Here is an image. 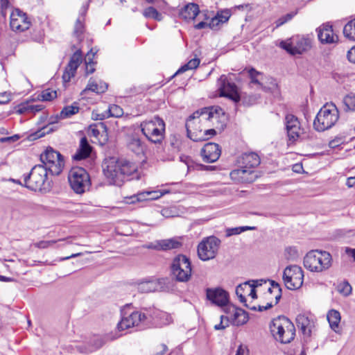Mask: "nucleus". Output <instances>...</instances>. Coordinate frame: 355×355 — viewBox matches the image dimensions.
Wrapping results in <instances>:
<instances>
[{"label":"nucleus","mask_w":355,"mask_h":355,"mask_svg":"<svg viewBox=\"0 0 355 355\" xmlns=\"http://www.w3.org/2000/svg\"><path fill=\"white\" fill-rule=\"evenodd\" d=\"M339 119V112L333 104H325L318 112L314 121L313 128L318 132H323L332 128Z\"/></svg>","instance_id":"obj_5"},{"label":"nucleus","mask_w":355,"mask_h":355,"mask_svg":"<svg viewBox=\"0 0 355 355\" xmlns=\"http://www.w3.org/2000/svg\"><path fill=\"white\" fill-rule=\"evenodd\" d=\"M224 311L231 315L230 320H232L233 324L240 326L246 323L248 320V313L243 309L236 307L231 304L227 306L224 309Z\"/></svg>","instance_id":"obj_22"},{"label":"nucleus","mask_w":355,"mask_h":355,"mask_svg":"<svg viewBox=\"0 0 355 355\" xmlns=\"http://www.w3.org/2000/svg\"><path fill=\"white\" fill-rule=\"evenodd\" d=\"M40 160L44 168L53 175H60L64 165L62 155L51 147L47 148L40 155Z\"/></svg>","instance_id":"obj_9"},{"label":"nucleus","mask_w":355,"mask_h":355,"mask_svg":"<svg viewBox=\"0 0 355 355\" xmlns=\"http://www.w3.org/2000/svg\"><path fill=\"white\" fill-rule=\"evenodd\" d=\"M143 15L146 18L153 19L159 21H162L163 18L162 15L153 6H149L144 9L143 11Z\"/></svg>","instance_id":"obj_38"},{"label":"nucleus","mask_w":355,"mask_h":355,"mask_svg":"<svg viewBox=\"0 0 355 355\" xmlns=\"http://www.w3.org/2000/svg\"><path fill=\"white\" fill-rule=\"evenodd\" d=\"M236 355H248V349L246 346L239 345L238 347Z\"/></svg>","instance_id":"obj_61"},{"label":"nucleus","mask_w":355,"mask_h":355,"mask_svg":"<svg viewBox=\"0 0 355 355\" xmlns=\"http://www.w3.org/2000/svg\"><path fill=\"white\" fill-rule=\"evenodd\" d=\"M327 317L330 327L334 331L337 332L341 318L340 313L336 310L332 309L328 312Z\"/></svg>","instance_id":"obj_33"},{"label":"nucleus","mask_w":355,"mask_h":355,"mask_svg":"<svg viewBox=\"0 0 355 355\" xmlns=\"http://www.w3.org/2000/svg\"><path fill=\"white\" fill-rule=\"evenodd\" d=\"M352 286L347 282H344L338 286V291L345 296L349 295L352 293Z\"/></svg>","instance_id":"obj_49"},{"label":"nucleus","mask_w":355,"mask_h":355,"mask_svg":"<svg viewBox=\"0 0 355 355\" xmlns=\"http://www.w3.org/2000/svg\"><path fill=\"white\" fill-rule=\"evenodd\" d=\"M297 327L302 331L304 337L309 338L314 327V322L305 314H299L296 318Z\"/></svg>","instance_id":"obj_24"},{"label":"nucleus","mask_w":355,"mask_h":355,"mask_svg":"<svg viewBox=\"0 0 355 355\" xmlns=\"http://www.w3.org/2000/svg\"><path fill=\"white\" fill-rule=\"evenodd\" d=\"M343 34L349 40L355 41V18L345 24L343 28Z\"/></svg>","instance_id":"obj_36"},{"label":"nucleus","mask_w":355,"mask_h":355,"mask_svg":"<svg viewBox=\"0 0 355 355\" xmlns=\"http://www.w3.org/2000/svg\"><path fill=\"white\" fill-rule=\"evenodd\" d=\"M172 322V317L166 312L156 309H145L142 311H134L127 317L123 316L117 324V329L123 331L139 324L162 327Z\"/></svg>","instance_id":"obj_1"},{"label":"nucleus","mask_w":355,"mask_h":355,"mask_svg":"<svg viewBox=\"0 0 355 355\" xmlns=\"http://www.w3.org/2000/svg\"><path fill=\"white\" fill-rule=\"evenodd\" d=\"M200 154L204 162L213 163L219 159L221 154V150L218 144L215 143H207L202 148Z\"/></svg>","instance_id":"obj_21"},{"label":"nucleus","mask_w":355,"mask_h":355,"mask_svg":"<svg viewBox=\"0 0 355 355\" xmlns=\"http://www.w3.org/2000/svg\"><path fill=\"white\" fill-rule=\"evenodd\" d=\"M200 59L195 58L191 60H190L187 64L182 66L175 73V75L182 73L185 72L187 70L190 69H196L199 64H200Z\"/></svg>","instance_id":"obj_40"},{"label":"nucleus","mask_w":355,"mask_h":355,"mask_svg":"<svg viewBox=\"0 0 355 355\" xmlns=\"http://www.w3.org/2000/svg\"><path fill=\"white\" fill-rule=\"evenodd\" d=\"M216 135V131L215 129H209L202 132V138L200 139V141H203L209 139V138L213 137Z\"/></svg>","instance_id":"obj_57"},{"label":"nucleus","mask_w":355,"mask_h":355,"mask_svg":"<svg viewBox=\"0 0 355 355\" xmlns=\"http://www.w3.org/2000/svg\"><path fill=\"white\" fill-rule=\"evenodd\" d=\"M84 21V15L83 14L81 16H80L76 22L74 31H73V35L77 37L78 40H82V35L84 33L85 27L83 24Z\"/></svg>","instance_id":"obj_41"},{"label":"nucleus","mask_w":355,"mask_h":355,"mask_svg":"<svg viewBox=\"0 0 355 355\" xmlns=\"http://www.w3.org/2000/svg\"><path fill=\"white\" fill-rule=\"evenodd\" d=\"M250 282H245L243 284H240L237 286L236 288V294L239 297L240 302L243 303L244 306L252 311H257V307L255 306H250L246 303L245 294H248L249 288H250Z\"/></svg>","instance_id":"obj_30"},{"label":"nucleus","mask_w":355,"mask_h":355,"mask_svg":"<svg viewBox=\"0 0 355 355\" xmlns=\"http://www.w3.org/2000/svg\"><path fill=\"white\" fill-rule=\"evenodd\" d=\"M241 233V232L239 230V227L234 228H229L226 230V234L227 236L239 234Z\"/></svg>","instance_id":"obj_62"},{"label":"nucleus","mask_w":355,"mask_h":355,"mask_svg":"<svg viewBox=\"0 0 355 355\" xmlns=\"http://www.w3.org/2000/svg\"><path fill=\"white\" fill-rule=\"evenodd\" d=\"M347 58L350 62L355 63V46L348 51Z\"/></svg>","instance_id":"obj_63"},{"label":"nucleus","mask_w":355,"mask_h":355,"mask_svg":"<svg viewBox=\"0 0 355 355\" xmlns=\"http://www.w3.org/2000/svg\"><path fill=\"white\" fill-rule=\"evenodd\" d=\"M43 108L42 105H31L22 107L19 110V112L23 113L25 110H30L31 112L35 113L42 110Z\"/></svg>","instance_id":"obj_51"},{"label":"nucleus","mask_w":355,"mask_h":355,"mask_svg":"<svg viewBox=\"0 0 355 355\" xmlns=\"http://www.w3.org/2000/svg\"><path fill=\"white\" fill-rule=\"evenodd\" d=\"M220 241L216 236L204 239L198 245V255L202 261L214 259L218 252Z\"/></svg>","instance_id":"obj_13"},{"label":"nucleus","mask_w":355,"mask_h":355,"mask_svg":"<svg viewBox=\"0 0 355 355\" xmlns=\"http://www.w3.org/2000/svg\"><path fill=\"white\" fill-rule=\"evenodd\" d=\"M182 237H173L159 240L160 251H167L181 248L182 245Z\"/></svg>","instance_id":"obj_31"},{"label":"nucleus","mask_w":355,"mask_h":355,"mask_svg":"<svg viewBox=\"0 0 355 355\" xmlns=\"http://www.w3.org/2000/svg\"><path fill=\"white\" fill-rule=\"evenodd\" d=\"M143 135L152 143L160 144L164 139L165 123L158 116L146 120L140 124Z\"/></svg>","instance_id":"obj_7"},{"label":"nucleus","mask_w":355,"mask_h":355,"mask_svg":"<svg viewBox=\"0 0 355 355\" xmlns=\"http://www.w3.org/2000/svg\"><path fill=\"white\" fill-rule=\"evenodd\" d=\"M230 177L232 180L239 182L251 183L257 180L258 175L254 169L244 168L241 165L239 168L231 171Z\"/></svg>","instance_id":"obj_17"},{"label":"nucleus","mask_w":355,"mask_h":355,"mask_svg":"<svg viewBox=\"0 0 355 355\" xmlns=\"http://www.w3.org/2000/svg\"><path fill=\"white\" fill-rule=\"evenodd\" d=\"M285 255L288 259L294 260L298 257V251L295 247L289 246L285 249Z\"/></svg>","instance_id":"obj_48"},{"label":"nucleus","mask_w":355,"mask_h":355,"mask_svg":"<svg viewBox=\"0 0 355 355\" xmlns=\"http://www.w3.org/2000/svg\"><path fill=\"white\" fill-rule=\"evenodd\" d=\"M270 330L275 339L283 344L291 343L295 336L293 323L284 315H279L272 320Z\"/></svg>","instance_id":"obj_4"},{"label":"nucleus","mask_w":355,"mask_h":355,"mask_svg":"<svg viewBox=\"0 0 355 355\" xmlns=\"http://www.w3.org/2000/svg\"><path fill=\"white\" fill-rule=\"evenodd\" d=\"M107 84L105 83H101L99 85L90 79L85 88V90H90L97 94L104 93L107 89Z\"/></svg>","instance_id":"obj_35"},{"label":"nucleus","mask_w":355,"mask_h":355,"mask_svg":"<svg viewBox=\"0 0 355 355\" xmlns=\"http://www.w3.org/2000/svg\"><path fill=\"white\" fill-rule=\"evenodd\" d=\"M220 96L227 97L234 102L240 101V95L236 85L230 82L225 75H222L218 80Z\"/></svg>","instance_id":"obj_14"},{"label":"nucleus","mask_w":355,"mask_h":355,"mask_svg":"<svg viewBox=\"0 0 355 355\" xmlns=\"http://www.w3.org/2000/svg\"><path fill=\"white\" fill-rule=\"evenodd\" d=\"M168 349L165 344H162L159 346L158 350L153 355H164Z\"/></svg>","instance_id":"obj_64"},{"label":"nucleus","mask_w":355,"mask_h":355,"mask_svg":"<svg viewBox=\"0 0 355 355\" xmlns=\"http://www.w3.org/2000/svg\"><path fill=\"white\" fill-rule=\"evenodd\" d=\"M179 15L180 18L185 21L193 20L200 15L198 5L194 3H189L181 9Z\"/></svg>","instance_id":"obj_28"},{"label":"nucleus","mask_w":355,"mask_h":355,"mask_svg":"<svg viewBox=\"0 0 355 355\" xmlns=\"http://www.w3.org/2000/svg\"><path fill=\"white\" fill-rule=\"evenodd\" d=\"M98 125H99L100 127H101L103 129L106 128V125L103 123L100 122L98 123ZM96 126H97V124H93V125H89V130L91 131V132L94 137H98L100 133L99 130L96 128Z\"/></svg>","instance_id":"obj_58"},{"label":"nucleus","mask_w":355,"mask_h":355,"mask_svg":"<svg viewBox=\"0 0 355 355\" xmlns=\"http://www.w3.org/2000/svg\"><path fill=\"white\" fill-rule=\"evenodd\" d=\"M1 12L3 16L6 15V10L10 6L8 0H0Z\"/></svg>","instance_id":"obj_60"},{"label":"nucleus","mask_w":355,"mask_h":355,"mask_svg":"<svg viewBox=\"0 0 355 355\" xmlns=\"http://www.w3.org/2000/svg\"><path fill=\"white\" fill-rule=\"evenodd\" d=\"M146 249L155 250L160 251L159 240L155 241L153 243H149L143 245Z\"/></svg>","instance_id":"obj_59"},{"label":"nucleus","mask_w":355,"mask_h":355,"mask_svg":"<svg viewBox=\"0 0 355 355\" xmlns=\"http://www.w3.org/2000/svg\"><path fill=\"white\" fill-rule=\"evenodd\" d=\"M193 113H198V119H202V122L210 121L214 117V114L212 112V108L204 107L200 110H197Z\"/></svg>","instance_id":"obj_39"},{"label":"nucleus","mask_w":355,"mask_h":355,"mask_svg":"<svg viewBox=\"0 0 355 355\" xmlns=\"http://www.w3.org/2000/svg\"><path fill=\"white\" fill-rule=\"evenodd\" d=\"M222 25L221 22L216 17H212L209 21H202L194 25V28L197 30H200L205 28H210L212 30H218Z\"/></svg>","instance_id":"obj_32"},{"label":"nucleus","mask_w":355,"mask_h":355,"mask_svg":"<svg viewBox=\"0 0 355 355\" xmlns=\"http://www.w3.org/2000/svg\"><path fill=\"white\" fill-rule=\"evenodd\" d=\"M24 187L35 192L47 193L53 188V181L48 178L46 168L42 164H37L28 174L24 175Z\"/></svg>","instance_id":"obj_3"},{"label":"nucleus","mask_w":355,"mask_h":355,"mask_svg":"<svg viewBox=\"0 0 355 355\" xmlns=\"http://www.w3.org/2000/svg\"><path fill=\"white\" fill-rule=\"evenodd\" d=\"M230 318L228 316H220V322L214 326L216 330L224 329L229 326Z\"/></svg>","instance_id":"obj_53"},{"label":"nucleus","mask_w":355,"mask_h":355,"mask_svg":"<svg viewBox=\"0 0 355 355\" xmlns=\"http://www.w3.org/2000/svg\"><path fill=\"white\" fill-rule=\"evenodd\" d=\"M128 148L136 155H144L147 150L146 144L137 135H132L128 141Z\"/></svg>","instance_id":"obj_29"},{"label":"nucleus","mask_w":355,"mask_h":355,"mask_svg":"<svg viewBox=\"0 0 355 355\" xmlns=\"http://www.w3.org/2000/svg\"><path fill=\"white\" fill-rule=\"evenodd\" d=\"M71 189L77 194H82L89 190L91 182L89 173L82 167H73L68 175Z\"/></svg>","instance_id":"obj_8"},{"label":"nucleus","mask_w":355,"mask_h":355,"mask_svg":"<svg viewBox=\"0 0 355 355\" xmlns=\"http://www.w3.org/2000/svg\"><path fill=\"white\" fill-rule=\"evenodd\" d=\"M79 107L77 103L71 105L65 106L60 112V116L63 119L69 118L79 112Z\"/></svg>","instance_id":"obj_37"},{"label":"nucleus","mask_w":355,"mask_h":355,"mask_svg":"<svg viewBox=\"0 0 355 355\" xmlns=\"http://www.w3.org/2000/svg\"><path fill=\"white\" fill-rule=\"evenodd\" d=\"M163 279H149L137 283V288L140 293L155 292L159 290Z\"/></svg>","instance_id":"obj_25"},{"label":"nucleus","mask_w":355,"mask_h":355,"mask_svg":"<svg viewBox=\"0 0 355 355\" xmlns=\"http://www.w3.org/2000/svg\"><path fill=\"white\" fill-rule=\"evenodd\" d=\"M65 239H59L58 241L56 240H51V241H41L36 243H35V246L38 248L44 249L47 248L49 247L52 246L53 244L57 243L58 241H63Z\"/></svg>","instance_id":"obj_50"},{"label":"nucleus","mask_w":355,"mask_h":355,"mask_svg":"<svg viewBox=\"0 0 355 355\" xmlns=\"http://www.w3.org/2000/svg\"><path fill=\"white\" fill-rule=\"evenodd\" d=\"M92 147L89 144L87 137L80 139V145L76 153L73 155L74 160L80 161L87 158L92 152Z\"/></svg>","instance_id":"obj_27"},{"label":"nucleus","mask_w":355,"mask_h":355,"mask_svg":"<svg viewBox=\"0 0 355 355\" xmlns=\"http://www.w3.org/2000/svg\"><path fill=\"white\" fill-rule=\"evenodd\" d=\"M55 130V125L53 123H50L49 125L44 126L42 128L35 132L31 137L33 139L40 138L44 137L46 134H49Z\"/></svg>","instance_id":"obj_42"},{"label":"nucleus","mask_w":355,"mask_h":355,"mask_svg":"<svg viewBox=\"0 0 355 355\" xmlns=\"http://www.w3.org/2000/svg\"><path fill=\"white\" fill-rule=\"evenodd\" d=\"M83 60V55L80 50H77L71 57L62 75V80L68 83L75 76L76 70Z\"/></svg>","instance_id":"obj_20"},{"label":"nucleus","mask_w":355,"mask_h":355,"mask_svg":"<svg viewBox=\"0 0 355 355\" xmlns=\"http://www.w3.org/2000/svg\"><path fill=\"white\" fill-rule=\"evenodd\" d=\"M261 285V284H258V281H252V284H250V288L248 295L251 296L252 299H257V295L255 288Z\"/></svg>","instance_id":"obj_56"},{"label":"nucleus","mask_w":355,"mask_h":355,"mask_svg":"<svg viewBox=\"0 0 355 355\" xmlns=\"http://www.w3.org/2000/svg\"><path fill=\"white\" fill-rule=\"evenodd\" d=\"M295 14H296V12L288 13V14L285 15L284 16H282V17L278 19L275 21L276 28H278V27L282 26L283 24H284L285 23H286L287 21H290L295 16Z\"/></svg>","instance_id":"obj_52"},{"label":"nucleus","mask_w":355,"mask_h":355,"mask_svg":"<svg viewBox=\"0 0 355 355\" xmlns=\"http://www.w3.org/2000/svg\"><path fill=\"white\" fill-rule=\"evenodd\" d=\"M198 113H193L187 119L185 124L187 137L196 142L200 141L202 132L200 125L202 119H198Z\"/></svg>","instance_id":"obj_15"},{"label":"nucleus","mask_w":355,"mask_h":355,"mask_svg":"<svg viewBox=\"0 0 355 355\" xmlns=\"http://www.w3.org/2000/svg\"><path fill=\"white\" fill-rule=\"evenodd\" d=\"M106 343V339L101 336H95L94 337L91 341L90 343L92 345L91 349H89L90 352L95 351L101 347H103L105 343Z\"/></svg>","instance_id":"obj_44"},{"label":"nucleus","mask_w":355,"mask_h":355,"mask_svg":"<svg viewBox=\"0 0 355 355\" xmlns=\"http://www.w3.org/2000/svg\"><path fill=\"white\" fill-rule=\"evenodd\" d=\"M103 171L110 183L120 185L126 178L137 171L136 165L130 161L115 157L105 159L103 162Z\"/></svg>","instance_id":"obj_2"},{"label":"nucleus","mask_w":355,"mask_h":355,"mask_svg":"<svg viewBox=\"0 0 355 355\" xmlns=\"http://www.w3.org/2000/svg\"><path fill=\"white\" fill-rule=\"evenodd\" d=\"M158 193H159L158 191L142 192V193H138L136 196H132L131 198L134 199L132 200V202H134L135 200L142 201V200L157 199L163 195V193H160L159 195H158Z\"/></svg>","instance_id":"obj_34"},{"label":"nucleus","mask_w":355,"mask_h":355,"mask_svg":"<svg viewBox=\"0 0 355 355\" xmlns=\"http://www.w3.org/2000/svg\"><path fill=\"white\" fill-rule=\"evenodd\" d=\"M343 103L346 107V110H355V96L347 95L343 99Z\"/></svg>","instance_id":"obj_46"},{"label":"nucleus","mask_w":355,"mask_h":355,"mask_svg":"<svg viewBox=\"0 0 355 355\" xmlns=\"http://www.w3.org/2000/svg\"><path fill=\"white\" fill-rule=\"evenodd\" d=\"M57 97V92L51 89H46L39 95V98L42 101H51Z\"/></svg>","instance_id":"obj_43"},{"label":"nucleus","mask_w":355,"mask_h":355,"mask_svg":"<svg viewBox=\"0 0 355 355\" xmlns=\"http://www.w3.org/2000/svg\"><path fill=\"white\" fill-rule=\"evenodd\" d=\"M283 280L289 290H297L302 287L304 282V272L301 267L291 265L286 267L283 272Z\"/></svg>","instance_id":"obj_12"},{"label":"nucleus","mask_w":355,"mask_h":355,"mask_svg":"<svg viewBox=\"0 0 355 355\" xmlns=\"http://www.w3.org/2000/svg\"><path fill=\"white\" fill-rule=\"evenodd\" d=\"M206 295L208 300L212 304L218 306H224V309L230 305L229 303V294L228 293L221 288H207Z\"/></svg>","instance_id":"obj_16"},{"label":"nucleus","mask_w":355,"mask_h":355,"mask_svg":"<svg viewBox=\"0 0 355 355\" xmlns=\"http://www.w3.org/2000/svg\"><path fill=\"white\" fill-rule=\"evenodd\" d=\"M318 37L322 44H334L338 42V37L334 33L332 26L324 24L317 28Z\"/></svg>","instance_id":"obj_23"},{"label":"nucleus","mask_w":355,"mask_h":355,"mask_svg":"<svg viewBox=\"0 0 355 355\" xmlns=\"http://www.w3.org/2000/svg\"><path fill=\"white\" fill-rule=\"evenodd\" d=\"M231 16L230 12L227 10L218 12L216 17L218 18L221 24L227 22Z\"/></svg>","instance_id":"obj_55"},{"label":"nucleus","mask_w":355,"mask_h":355,"mask_svg":"<svg viewBox=\"0 0 355 355\" xmlns=\"http://www.w3.org/2000/svg\"><path fill=\"white\" fill-rule=\"evenodd\" d=\"M330 253L322 250H311L304 258V266L311 272H321L331 266Z\"/></svg>","instance_id":"obj_6"},{"label":"nucleus","mask_w":355,"mask_h":355,"mask_svg":"<svg viewBox=\"0 0 355 355\" xmlns=\"http://www.w3.org/2000/svg\"><path fill=\"white\" fill-rule=\"evenodd\" d=\"M109 118V114H107V110L99 113L98 110H93L92 112V119L95 121H102L105 119Z\"/></svg>","instance_id":"obj_54"},{"label":"nucleus","mask_w":355,"mask_h":355,"mask_svg":"<svg viewBox=\"0 0 355 355\" xmlns=\"http://www.w3.org/2000/svg\"><path fill=\"white\" fill-rule=\"evenodd\" d=\"M171 271L177 281L188 282L191 276V266L189 259L183 254L178 255L173 260Z\"/></svg>","instance_id":"obj_10"},{"label":"nucleus","mask_w":355,"mask_h":355,"mask_svg":"<svg viewBox=\"0 0 355 355\" xmlns=\"http://www.w3.org/2000/svg\"><path fill=\"white\" fill-rule=\"evenodd\" d=\"M30 21L26 15L19 9L12 10L10 15V26L12 30L24 31L29 28Z\"/></svg>","instance_id":"obj_18"},{"label":"nucleus","mask_w":355,"mask_h":355,"mask_svg":"<svg viewBox=\"0 0 355 355\" xmlns=\"http://www.w3.org/2000/svg\"><path fill=\"white\" fill-rule=\"evenodd\" d=\"M248 73H249V76H250V78H251V82L256 84V85H258L259 86H261L263 89H266V87H263V83H261L259 81V80L257 78V77L259 76H261V73L259 71H257L256 69H254V68H251L249 71H248Z\"/></svg>","instance_id":"obj_47"},{"label":"nucleus","mask_w":355,"mask_h":355,"mask_svg":"<svg viewBox=\"0 0 355 355\" xmlns=\"http://www.w3.org/2000/svg\"><path fill=\"white\" fill-rule=\"evenodd\" d=\"M285 125L289 141H296L302 131L298 119L293 114H287L285 117Z\"/></svg>","instance_id":"obj_19"},{"label":"nucleus","mask_w":355,"mask_h":355,"mask_svg":"<svg viewBox=\"0 0 355 355\" xmlns=\"http://www.w3.org/2000/svg\"><path fill=\"white\" fill-rule=\"evenodd\" d=\"M107 114H109V117H120L123 114V109L115 104L111 105L109 106V108L107 110Z\"/></svg>","instance_id":"obj_45"},{"label":"nucleus","mask_w":355,"mask_h":355,"mask_svg":"<svg viewBox=\"0 0 355 355\" xmlns=\"http://www.w3.org/2000/svg\"><path fill=\"white\" fill-rule=\"evenodd\" d=\"M260 158L255 153H243L238 159V163L243 166L244 168H250L252 169L260 164Z\"/></svg>","instance_id":"obj_26"},{"label":"nucleus","mask_w":355,"mask_h":355,"mask_svg":"<svg viewBox=\"0 0 355 355\" xmlns=\"http://www.w3.org/2000/svg\"><path fill=\"white\" fill-rule=\"evenodd\" d=\"M279 46L292 55H301L311 48V40L297 35L281 41Z\"/></svg>","instance_id":"obj_11"}]
</instances>
